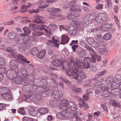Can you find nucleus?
<instances>
[{
  "label": "nucleus",
  "mask_w": 121,
  "mask_h": 121,
  "mask_svg": "<svg viewBox=\"0 0 121 121\" xmlns=\"http://www.w3.org/2000/svg\"><path fill=\"white\" fill-rule=\"evenodd\" d=\"M35 20L34 21V22L37 23H44L45 22L42 21V17L37 15L35 17Z\"/></svg>",
  "instance_id": "25"
},
{
  "label": "nucleus",
  "mask_w": 121,
  "mask_h": 121,
  "mask_svg": "<svg viewBox=\"0 0 121 121\" xmlns=\"http://www.w3.org/2000/svg\"><path fill=\"white\" fill-rule=\"evenodd\" d=\"M57 26L54 24H50L48 27L42 25L39 27L41 30H43L49 34H51V32L53 31L57 28Z\"/></svg>",
  "instance_id": "4"
},
{
  "label": "nucleus",
  "mask_w": 121,
  "mask_h": 121,
  "mask_svg": "<svg viewBox=\"0 0 121 121\" xmlns=\"http://www.w3.org/2000/svg\"><path fill=\"white\" fill-rule=\"evenodd\" d=\"M85 84L86 85V86H90L91 87L92 86H93V85L95 87L98 88L100 87L101 85H103V83H101L99 82H97L93 84L91 80H88L85 82Z\"/></svg>",
  "instance_id": "11"
},
{
  "label": "nucleus",
  "mask_w": 121,
  "mask_h": 121,
  "mask_svg": "<svg viewBox=\"0 0 121 121\" xmlns=\"http://www.w3.org/2000/svg\"><path fill=\"white\" fill-rule=\"evenodd\" d=\"M86 41L91 46L96 49L99 48L100 47L99 44L95 41L92 38H87L86 39Z\"/></svg>",
  "instance_id": "7"
},
{
  "label": "nucleus",
  "mask_w": 121,
  "mask_h": 121,
  "mask_svg": "<svg viewBox=\"0 0 121 121\" xmlns=\"http://www.w3.org/2000/svg\"><path fill=\"white\" fill-rule=\"evenodd\" d=\"M79 76L82 79H85L86 77V76L83 71H80L79 73Z\"/></svg>",
  "instance_id": "41"
},
{
  "label": "nucleus",
  "mask_w": 121,
  "mask_h": 121,
  "mask_svg": "<svg viewBox=\"0 0 121 121\" xmlns=\"http://www.w3.org/2000/svg\"><path fill=\"white\" fill-rule=\"evenodd\" d=\"M61 39V41L60 42V43L63 44H64L67 43L69 40V38L67 35H62Z\"/></svg>",
  "instance_id": "20"
},
{
  "label": "nucleus",
  "mask_w": 121,
  "mask_h": 121,
  "mask_svg": "<svg viewBox=\"0 0 121 121\" xmlns=\"http://www.w3.org/2000/svg\"><path fill=\"white\" fill-rule=\"evenodd\" d=\"M95 39L98 41L101 42L102 38L101 35H98L95 36Z\"/></svg>",
  "instance_id": "54"
},
{
  "label": "nucleus",
  "mask_w": 121,
  "mask_h": 121,
  "mask_svg": "<svg viewBox=\"0 0 121 121\" xmlns=\"http://www.w3.org/2000/svg\"><path fill=\"white\" fill-rule=\"evenodd\" d=\"M28 73L27 70L23 69L22 71V78H23L24 79H26L28 76Z\"/></svg>",
  "instance_id": "32"
},
{
  "label": "nucleus",
  "mask_w": 121,
  "mask_h": 121,
  "mask_svg": "<svg viewBox=\"0 0 121 121\" xmlns=\"http://www.w3.org/2000/svg\"><path fill=\"white\" fill-rule=\"evenodd\" d=\"M16 58L18 60L20 61L21 63L22 64L23 67H25L26 66L25 63L27 64L30 63V62L27 60V59L23 56L21 54H17L16 56Z\"/></svg>",
  "instance_id": "8"
},
{
  "label": "nucleus",
  "mask_w": 121,
  "mask_h": 121,
  "mask_svg": "<svg viewBox=\"0 0 121 121\" xmlns=\"http://www.w3.org/2000/svg\"><path fill=\"white\" fill-rule=\"evenodd\" d=\"M38 112L42 115L47 113L48 109L46 108H41L38 110Z\"/></svg>",
  "instance_id": "33"
},
{
  "label": "nucleus",
  "mask_w": 121,
  "mask_h": 121,
  "mask_svg": "<svg viewBox=\"0 0 121 121\" xmlns=\"http://www.w3.org/2000/svg\"><path fill=\"white\" fill-rule=\"evenodd\" d=\"M71 89L73 91L77 92L79 93H81L82 92V90L80 88L75 87H71Z\"/></svg>",
  "instance_id": "48"
},
{
  "label": "nucleus",
  "mask_w": 121,
  "mask_h": 121,
  "mask_svg": "<svg viewBox=\"0 0 121 121\" xmlns=\"http://www.w3.org/2000/svg\"><path fill=\"white\" fill-rule=\"evenodd\" d=\"M47 3L42 2L40 3L38 5L39 7L40 8H44L47 7H48V4H46ZM48 4V3H47Z\"/></svg>",
  "instance_id": "37"
},
{
  "label": "nucleus",
  "mask_w": 121,
  "mask_h": 121,
  "mask_svg": "<svg viewBox=\"0 0 121 121\" xmlns=\"http://www.w3.org/2000/svg\"><path fill=\"white\" fill-rule=\"evenodd\" d=\"M35 101L36 100H38L41 99L42 98V97L40 94L39 93H35Z\"/></svg>",
  "instance_id": "47"
},
{
  "label": "nucleus",
  "mask_w": 121,
  "mask_h": 121,
  "mask_svg": "<svg viewBox=\"0 0 121 121\" xmlns=\"http://www.w3.org/2000/svg\"><path fill=\"white\" fill-rule=\"evenodd\" d=\"M94 90L93 88H90L86 90V93L88 95L93 93V91Z\"/></svg>",
  "instance_id": "64"
},
{
  "label": "nucleus",
  "mask_w": 121,
  "mask_h": 121,
  "mask_svg": "<svg viewBox=\"0 0 121 121\" xmlns=\"http://www.w3.org/2000/svg\"><path fill=\"white\" fill-rule=\"evenodd\" d=\"M8 36L10 39L13 40L17 37V34L15 32H11L8 34Z\"/></svg>",
  "instance_id": "30"
},
{
  "label": "nucleus",
  "mask_w": 121,
  "mask_h": 121,
  "mask_svg": "<svg viewBox=\"0 0 121 121\" xmlns=\"http://www.w3.org/2000/svg\"><path fill=\"white\" fill-rule=\"evenodd\" d=\"M73 102L70 101L68 102L67 100L65 99L62 100L60 104L59 108L61 109L63 108V110H69L71 109V105H73Z\"/></svg>",
  "instance_id": "2"
},
{
  "label": "nucleus",
  "mask_w": 121,
  "mask_h": 121,
  "mask_svg": "<svg viewBox=\"0 0 121 121\" xmlns=\"http://www.w3.org/2000/svg\"><path fill=\"white\" fill-rule=\"evenodd\" d=\"M26 45L24 44H21L19 45L18 47L19 51L21 52L24 51L26 49Z\"/></svg>",
  "instance_id": "42"
},
{
  "label": "nucleus",
  "mask_w": 121,
  "mask_h": 121,
  "mask_svg": "<svg viewBox=\"0 0 121 121\" xmlns=\"http://www.w3.org/2000/svg\"><path fill=\"white\" fill-rule=\"evenodd\" d=\"M28 98L31 101H35V94L32 95H29Z\"/></svg>",
  "instance_id": "56"
},
{
  "label": "nucleus",
  "mask_w": 121,
  "mask_h": 121,
  "mask_svg": "<svg viewBox=\"0 0 121 121\" xmlns=\"http://www.w3.org/2000/svg\"><path fill=\"white\" fill-rule=\"evenodd\" d=\"M108 52L107 49L105 46H103L98 50V52L101 54H106Z\"/></svg>",
  "instance_id": "24"
},
{
  "label": "nucleus",
  "mask_w": 121,
  "mask_h": 121,
  "mask_svg": "<svg viewBox=\"0 0 121 121\" xmlns=\"http://www.w3.org/2000/svg\"><path fill=\"white\" fill-rule=\"evenodd\" d=\"M92 15H90V16L87 15L85 17L84 22L86 24H89L91 22L92 19H90V17H92Z\"/></svg>",
  "instance_id": "29"
},
{
  "label": "nucleus",
  "mask_w": 121,
  "mask_h": 121,
  "mask_svg": "<svg viewBox=\"0 0 121 121\" xmlns=\"http://www.w3.org/2000/svg\"><path fill=\"white\" fill-rule=\"evenodd\" d=\"M106 73V71L104 70L101 72H99L98 73L95 75V76L96 78L99 77L103 75Z\"/></svg>",
  "instance_id": "43"
},
{
  "label": "nucleus",
  "mask_w": 121,
  "mask_h": 121,
  "mask_svg": "<svg viewBox=\"0 0 121 121\" xmlns=\"http://www.w3.org/2000/svg\"><path fill=\"white\" fill-rule=\"evenodd\" d=\"M63 110H64L63 109ZM69 111V110H64V111H65V113L64 114L65 119V118H71L73 117L74 118L75 116H77L78 115V112H70Z\"/></svg>",
  "instance_id": "10"
},
{
  "label": "nucleus",
  "mask_w": 121,
  "mask_h": 121,
  "mask_svg": "<svg viewBox=\"0 0 121 121\" xmlns=\"http://www.w3.org/2000/svg\"><path fill=\"white\" fill-rule=\"evenodd\" d=\"M16 77H14L12 79V82L13 83L19 84L22 82L23 81L22 78H20L17 76Z\"/></svg>",
  "instance_id": "22"
},
{
  "label": "nucleus",
  "mask_w": 121,
  "mask_h": 121,
  "mask_svg": "<svg viewBox=\"0 0 121 121\" xmlns=\"http://www.w3.org/2000/svg\"><path fill=\"white\" fill-rule=\"evenodd\" d=\"M17 111L19 113L22 115H24L26 114L23 108L19 109L17 110Z\"/></svg>",
  "instance_id": "52"
},
{
  "label": "nucleus",
  "mask_w": 121,
  "mask_h": 121,
  "mask_svg": "<svg viewBox=\"0 0 121 121\" xmlns=\"http://www.w3.org/2000/svg\"><path fill=\"white\" fill-rule=\"evenodd\" d=\"M112 37L111 34L109 33H107L105 34L103 37V38L106 40H108L110 39Z\"/></svg>",
  "instance_id": "38"
},
{
  "label": "nucleus",
  "mask_w": 121,
  "mask_h": 121,
  "mask_svg": "<svg viewBox=\"0 0 121 121\" xmlns=\"http://www.w3.org/2000/svg\"><path fill=\"white\" fill-rule=\"evenodd\" d=\"M96 60L95 57L92 55V58L89 57H86L83 59V67L82 69L85 68L86 69H88L90 67V63L91 62L94 63L95 61Z\"/></svg>",
  "instance_id": "3"
},
{
  "label": "nucleus",
  "mask_w": 121,
  "mask_h": 121,
  "mask_svg": "<svg viewBox=\"0 0 121 121\" xmlns=\"http://www.w3.org/2000/svg\"><path fill=\"white\" fill-rule=\"evenodd\" d=\"M90 70L92 71L95 72L97 71V69L96 67L94 65H92L90 68Z\"/></svg>",
  "instance_id": "62"
},
{
  "label": "nucleus",
  "mask_w": 121,
  "mask_h": 121,
  "mask_svg": "<svg viewBox=\"0 0 121 121\" xmlns=\"http://www.w3.org/2000/svg\"><path fill=\"white\" fill-rule=\"evenodd\" d=\"M76 52L78 56L80 57H83L85 56V53L84 49L82 48H79L76 51Z\"/></svg>",
  "instance_id": "18"
},
{
  "label": "nucleus",
  "mask_w": 121,
  "mask_h": 121,
  "mask_svg": "<svg viewBox=\"0 0 121 121\" xmlns=\"http://www.w3.org/2000/svg\"><path fill=\"white\" fill-rule=\"evenodd\" d=\"M23 69H18L17 70V73H16L15 75L16 76H17L18 77L21 78H22V71Z\"/></svg>",
  "instance_id": "39"
},
{
  "label": "nucleus",
  "mask_w": 121,
  "mask_h": 121,
  "mask_svg": "<svg viewBox=\"0 0 121 121\" xmlns=\"http://www.w3.org/2000/svg\"><path fill=\"white\" fill-rule=\"evenodd\" d=\"M52 39L53 40H49L48 41L47 43L48 45L50 47H54L58 48L59 43H57V42H59V39L56 37L55 36L52 37Z\"/></svg>",
  "instance_id": "5"
},
{
  "label": "nucleus",
  "mask_w": 121,
  "mask_h": 121,
  "mask_svg": "<svg viewBox=\"0 0 121 121\" xmlns=\"http://www.w3.org/2000/svg\"><path fill=\"white\" fill-rule=\"evenodd\" d=\"M38 112L32 108L30 109L29 110V113L30 115L33 116H36L37 115Z\"/></svg>",
  "instance_id": "35"
},
{
  "label": "nucleus",
  "mask_w": 121,
  "mask_h": 121,
  "mask_svg": "<svg viewBox=\"0 0 121 121\" xmlns=\"http://www.w3.org/2000/svg\"><path fill=\"white\" fill-rule=\"evenodd\" d=\"M120 104L119 103L117 102L114 101L113 102L112 106L114 107H117L120 105Z\"/></svg>",
  "instance_id": "55"
},
{
  "label": "nucleus",
  "mask_w": 121,
  "mask_h": 121,
  "mask_svg": "<svg viewBox=\"0 0 121 121\" xmlns=\"http://www.w3.org/2000/svg\"><path fill=\"white\" fill-rule=\"evenodd\" d=\"M28 5H23L21 8V9L22 10L21 11H20L21 12H25L27 10V8H30L31 7V3H29L28 4Z\"/></svg>",
  "instance_id": "31"
},
{
  "label": "nucleus",
  "mask_w": 121,
  "mask_h": 121,
  "mask_svg": "<svg viewBox=\"0 0 121 121\" xmlns=\"http://www.w3.org/2000/svg\"><path fill=\"white\" fill-rule=\"evenodd\" d=\"M61 61L59 59H56L52 61L53 64L56 66H60L61 63Z\"/></svg>",
  "instance_id": "34"
},
{
  "label": "nucleus",
  "mask_w": 121,
  "mask_h": 121,
  "mask_svg": "<svg viewBox=\"0 0 121 121\" xmlns=\"http://www.w3.org/2000/svg\"><path fill=\"white\" fill-rule=\"evenodd\" d=\"M61 91L58 90H55L52 92L51 95L52 97L54 99H58L61 97L62 95Z\"/></svg>",
  "instance_id": "12"
},
{
  "label": "nucleus",
  "mask_w": 121,
  "mask_h": 121,
  "mask_svg": "<svg viewBox=\"0 0 121 121\" xmlns=\"http://www.w3.org/2000/svg\"><path fill=\"white\" fill-rule=\"evenodd\" d=\"M8 88L7 87H0V93H4L5 92H7Z\"/></svg>",
  "instance_id": "49"
},
{
  "label": "nucleus",
  "mask_w": 121,
  "mask_h": 121,
  "mask_svg": "<svg viewBox=\"0 0 121 121\" xmlns=\"http://www.w3.org/2000/svg\"><path fill=\"white\" fill-rule=\"evenodd\" d=\"M111 92L109 91H106L103 92L102 93V95L105 97H108L110 95Z\"/></svg>",
  "instance_id": "44"
},
{
  "label": "nucleus",
  "mask_w": 121,
  "mask_h": 121,
  "mask_svg": "<svg viewBox=\"0 0 121 121\" xmlns=\"http://www.w3.org/2000/svg\"><path fill=\"white\" fill-rule=\"evenodd\" d=\"M103 5L102 4H98L96 7L97 9L101 10L103 8Z\"/></svg>",
  "instance_id": "58"
},
{
  "label": "nucleus",
  "mask_w": 121,
  "mask_h": 121,
  "mask_svg": "<svg viewBox=\"0 0 121 121\" xmlns=\"http://www.w3.org/2000/svg\"><path fill=\"white\" fill-rule=\"evenodd\" d=\"M78 106L81 108L82 107L84 108V109L86 110L88 108V106L87 104L85 103L83 100H82L81 101L79 102L78 104Z\"/></svg>",
  "instance_id": "21"
},
{
  "label": "nucleus",
  "mask_w": 121,
  "mask_h": 121,
  "mask_svg": "<svg viewBox=\"0 0 121 121\" xmlns=\"http://www.w3.org/2000/svg\"><path fill=\"white\" fill-rule=\"evenodd\" d=\"M73 105H71V107H70L71 109H69V110H70L71 111H74L77 109V106L75 104V103L73 102Z\"/></svg>",
  "instance_id": "45"
},
{
  "label": "nucleus",
  "mask_w": 121,
  "mask_h": 121,
  "mask_svg": "<svg viewBox=\"0 0 121 121\" xmlns=\"http://www.w3.org/2000/svg\"><path fill=\"white\" fill-rule=\"evenodd\" d=\"M40 80V83H41L42 84H40V85H41V86L42 88H43L44 91L43 92V94H45V95H44L43 96H47V93L46 92H47L48 91L49 89V87L47 85V84L46 83H43V82L45 81L46 82V80L45 79H39Z\"/></svg>",
  "instance_id": "9"
},
{
  "label": "nucleus",
  "mask_w": 121,
  "mask_h": 121,
  "mask_svg": "<svg viewBox=\"0 0 121 121\" xmlns=\"http://www.w3.org/2000/svg\"><path fill=\"white\" fill-rule=\"evenodd\" d=\"M72 13L70 11H69L68 13V15H69L67 17V18L68 19H73V15L72 14Z\"/></svg>",
  "instance_id": "51"
},
{
  "label": "nucleus",
  "mask_w": 121,
  "mask_h": 121,
  "mask_svg": "<svg viewBox=\"0 0 121 121\" xmlns=\"http://www.w3.org/2000/svg\"><path fill=\"white\" fill-rule=\"evenodd\" d=\"M100 29V27H98L96 28H95L91 30V31L92 32H97Z\"/></svg>",
  "instance_id": "61"
},
{
  "label": "nucleus",
  "mask_w": 121,
  "mask_h": 121,
  "mask_svg": "<svg viewBox=\"0 0 121 121\" xmlns=\"http://www.w3.org/2000/svg\"><path fill=\"white\" fill-rule=\"evenodd\" d=\"M23 29L24 31V33L20 34V35L22 37L29 36L31 32L29 28L28 27H25L23 28Z\"/></svg>",
  "instance_id": "16"
},
{
  "label": "nucleus",
  "mask_w": 121,
  "mask_h": 121,
  "mask_svg": "<svg viewBox=\"0 0 121 121\" xmlns=\"http://www.w3.org/2000/svg\"><path fill=\"white\" fill-rule=\"evenodd\" d=\"M95 17L96 22L98 23H101L106 21L107 17L105 14L100 13L96 15Z\"/></svg>",
  "instance_id": "6"
},
{
  "label": "nucleus",
  "mask_w": 121,
  "mask_h": 121,
  "mask_svg": "<svg viewBox=\"0 0 121 121\" xmlns=\"http://www.w3.org/2000/svg\"><path fill=\"white\" fill-rule=\"evenodd\" d=\"M9 65L10 68L14 69H17L19 66L18 61L17 60L11 61L9 64Z\"/></svg>",
  "instance_id": "14"
},
{
  "label": "nucleus",
  "mask_w": 121,
  "mask_h": 121,
  "mask_svg": "<svg viewBox=\"0 0 121 121\" xmlns=\"http://www.w3.org/2000/svg\"><path fill=\"white\" fill-rule=\"evenodd\" d=\"M85 48L87 50L89 51V53L91 55L92 57V55L94 56L93 55L96 54V53L94 49L91 47H90L88 45H86Z\"/></svg>",
  "instance_id": "27"
},
{
  "label": "nucleus",
  "mask_w": 121,
  "mask_h": 121,
  "mask_svg": "<svg viewBox=\"0 0 121 121\" xmlns=\"http://www.w3.org/2000/svg\"><path fill=\"white\" fill-rule=\"evenodd\" d=\"M46 53V51L45 50H43L40 51L37 54V57L40 59H43L44 56Z\"/></svg>",
  "instance_id": "26"
},
{
  "label": "nucleus",
  "mask_w": 121,
  "mask_h": 121,
  "mask_svg": "<svg viewBox=\"0 0 121 121\" xmlns=\"http://www.w3.org/2000/svg\"><path fill=\"white\" fill-rule=\"evenodd\" d=\"M23 121H33V118L28 117H24L22 118Z\"/></svg>",
  "instance_id": "50"
},
{
  "label": "nucleus",
  "mask_w": 121,
  "mask_h": 121,
  "mask_svg": "<svg viewBox=\"0 0 121 121\" xmlns=\"http://www.w3.org/2000/svg\"><path fill=\"white\" fill-rule=\"evenodd\" d=\"M100 27V29H101L103 31H108L110 28H111V26L108 24H104L102 26L101 28Z\"/></svg>",
  "instance_id": "28"
},
{
  "label": "nucleus",
  "mask_w": 121,
  "mask_h": 121,
  "mask_svg": "<svg viewBox=\"0 0 121 121\" xmlns=\"http://www.w3.org/2000/svg\"><path fill=\"white\" fill-rule=\"evenodd\" d=\"M62 112H60L57 113L56 114L57 117L61 120L65 119L64 117V113H65V111L63 110V108H62Z\"/></svg>",
  "instance_id": "23"
},
{
  "label": "nucleus",
  "mask_w": 121,
  "mask_h": 121,
  "mask_svg": "<svg viewBox=\"0 0 121 121\" xmlns=\"http://www.w3.org/2000/svg\"><path fill=\"white\" fill-rule=\"evenodd\" d=\"M14 22V21L12 20L5 22L4 23V24L5 25H11L13 24Z\"/></svg>",
  "instance_id": "63"
},
{
  "label": "nucleus",
  "mask_w": 121,
  "mask_h": 121,
  "mask_svg": "<svg viewBox=\"0 0 121 121\" xmlns=\"http://www.w3.org/2000/svg\"><path fill=\"white\" fill-rule=\"evenodd\" d=\"M7 91V92H5L4 93H2L1 95V96L5 100L6 99V98L7 97V95H8L9 92V89H8Z\"/></svg>",
  "instance_id": "46"
},
{
  "label": "nucleus",
  "mask_w": 121,
  "mask_h": 121,
  "mask_svg": "<svg viewBox=\"0 0 121 121\" xmlns=\"http://www.w3.org/2000/svg\"><path fill=\"white\" fill-rule=\"evenodd\" d=\"M16 73V72L15 70L9 69L7 71L6 75L8 78L11 79L13 78V76L15 75Z\"/></svg>",
  "instance_id": "15"
},
{
  "label": "nucleus",
  "mask_w": 121,
  "mask_h": 121,
  "mask_svg": "<svg viewBox=\"0 0 121 121\" xmlns=\"http://www.w3.org/2000/svg\"><path fill=\"white\" fill-rule=\"evenodd\" d=\"M105 82L107 83H110L111 84H112L113 83L115 84L116 83V81L114 77L111 76L108 77L106 79Z\"/></svg>",
  "instance_id": "19"
},
{
  "label": "nucleus",
  "mask_w": 121,
  "mask_h": 121,
  "mask_svg": "<svg viewBox=\"0 0 121 121\" xmlns=\"http://www.w3.org/2000/svg\"><path fill=\"white\" fill-rule=\"evenodd\" d=\"M20 37H19L17 41V42L18 44H20L24 42L25 41V40L24 39V37H22L21 36V35H20Z\"/></svg>",
  "instance_id": "40"
},
{
  "label": "nucleus",
  "mask_w": 121,
  "mask_h": 121,
  "mask_svg": "<svg viewBox=\"0 0 121 121\" xmlns=\"http://www.w3.org/2000/svg\"><path fill=\"white\" fill-rule=\"evenodd\" d=\"M76 64L75 62H73V65H76L79 68L82 69L83 65L82 61L79 58H77L76 59Z\"/></svg>",
  "instance_id": "17"
},
{
  "label": "nucleus",
  "mask_w": 121,
  "mask_h": 121,
  "mask_svg": "<svg viewBox=\"0 0 121 121\" xmlns=\"http://www.w3.org/2000/svg\"><path fill=\"white\" fill-rule=\"evenodd\" d=\"M18 3L17 0H12L11 1V5L16 6L18 4Z\"/></svg>",
  "instance_id": "57"
},
{
  "label": "nucleus",
  "mask_w": 121,
  "mask_h": 121,
  "mask_svg": "<svg viewBox=\"0 0 121 121\" xmlns=\"http://www.w3.org/2000/svg\"><path fill=\"white\" fill-rule=\"evenodd\" d=\"M82 22L81 21H78L77 22V25L78 28H80L81 30L83 28V26H82Z\"/></svg>",
  "instance_id": "59"
},
{
  "label": "nucleus",
  "mask_w": 121,
  "mask_h": 121,
  "mask_svg": "<svg viewBox=\"0 0 121 121\" xmlns=\"http://www.w3.org/2000/svg\"><path fill=\"white\" fill-rule=\"evenodd\" d=\"M69 30L70 34L74 35L77 34L78 30H81V29L78 28L77 26H70L69 27Z\"/></svg>",
  "instance_id": "13"
},
{
  "label": "nucleus",
  "mask_w": 121,
  "mask_h": 121,
  "mask_svg": "<svg viewBox=\"0 0 121 121\" xmlns=\"http://www.w3.org/2000/svg\"><path fill=\"white\" fill-rule=\"evenodd\" d=\"M61 67L63 69L66 70V73L69 76H72L73 78L75 79H78V77L77 72L78 71V69L75 67L74 65L73 66V70L70 69L69 64L68 62L66 61L63 60L62 62Z\"/></svg>",
  "instance_id": "1"
},
{
  "label": "nucleus",
  "mask_w": 121,
  "mask_h": 121,
  "mask_svg": "<svg viewBox=\"0 0 121 121\" xmlns=\"http://www.w3.org/2000/svg\"><path fill=\"white\" fill-rule=\"evenodd\" d=\"M42 34V32L39 31L36 32L35 31L33 32V36H36L41 35Z\"/></svg>",
  "instance_id": "60"
},
{
  "label": "nucleus",
  "mask_w": 121,
  "mask_h": 121,
  "mask_svg": "<svg viewBox=\"0 0 121 121\" xmlns=\"http://www.w3.org/2000/svg\"><path fill=\"white\" fill-rule=\"evenodd\" d=\"M37 48L34 47L30 51V53L32 55H36L38 52Z\"/></svg>",
  "instance_id": "36"
},
{
  "label": "nucleus",
  "mask_w": 121,
  "mask_h": 121,
  "mask_svg": "<svg viewBox=\"0 0 121 121\" xmlns=\"http://www.w3.org/2000/svg\"><path fill=\"white\" fill-rule=\"evenodd\" d=\"M78 113V115L77 116H75L73 119V121H82L81 119L78 116V115H79Z\"/></svg>",
  "instance_id": "53"
}]
</instances>
